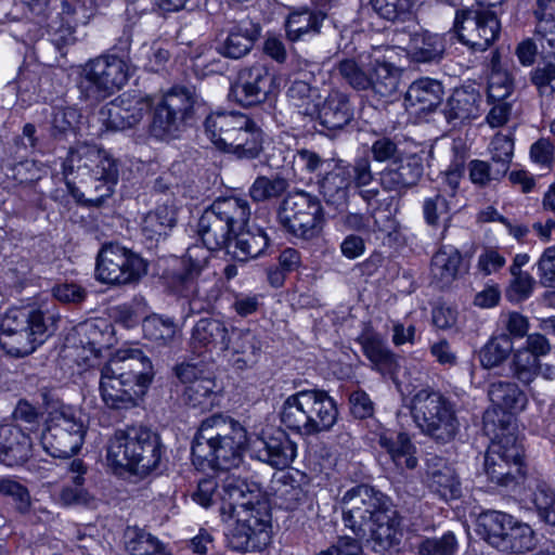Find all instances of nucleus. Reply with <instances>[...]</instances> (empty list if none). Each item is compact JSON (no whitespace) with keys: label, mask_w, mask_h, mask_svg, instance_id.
Listing matches in <instances>:
<instances>
[{"label":"nucleus","mask_w":555,"mask_h":555,"mask_svg":"<svg viewBox=\"0 0 555 555\" xmlns=\"http://www.w3.org/2000/svg\"><path fill=\"white\" fill-rule=\"evenodd\" d=\"M183 398L193 408L201 410L211 409L218 399L217 383L212 372L207 374V376H202L197 383L184 387Z\"/></svg>","instance_id":"nucleus-45"},{"label":"nucleus","mask_w":555,"mask_h":555,"mask_svg":"<svg viewBox=\"0 0 555 555\" xmlns=\"http://www.w3.org/2000/svg\"><path fill=\"white\" fill-rule=\"evenodd\" d=\"M227 336L221 352L230 357L237 369L244 370L257 362L261 344L250 328L229 326Z\"/></svg>","instance_id":"nucleus-23"},{"label":"nucleus","mask_w":555,"mask_h":555,"mask_svg":"<svg viewBox=\"0 0 555 555\" xmlns=\"http://www.w3.org/2000/svg\"><path fill=\"white\" fill-rule=\"evenodd\" d=\"M280 87V78L261 63L240 70L230 95L243 106H253L273 94Z\"/></svg>","instance_id":"nucleus-19"},{"label":"nucleus","mask_w":555,"mask_h":555,"mask_svg":"<svg viewBox=\"0 0 555 555\" xmlns=\"http://www.w3.org/2000/svg\"><path fill=\"white\" fill-rule=\"evenodd\" d=\"M151 108V98L124 93L107 105V125L114 130L132 128L144 118Z\"/></svg>","instance_id":"nucleus-22"},{"label":"nucleus","mask_w":555,"mask_h":555,"mask_svg":"<svg viewBox=\"0 0 555 555\" xmlns=\"http://www.w3.org/2000/svg\"><path fill=\"white\" fill-rule=\"evenodd\" d=\"M511 369L514 376L522 384L532 383L540 373L541 364L539 359L528 350L518 348L513 354Z\"/></svg>","instance_id":"nucleus-57"},{"label":"nucleus","mask_w":555,"mask_h":555,"mask_svg":"<svg viewBox=\"0 0 555 555\" xmlns=\"http://www.w3.org/2000/svg\"><path fill=\"white\" fill-rule=\"evenodd\" d=\"M411 57L420 63L439 62L446 50L444 38L427 30H415L409 34L406 46Z\"/></svg>","instance_id":"nucleus-37"},{"label":"nucleus","mask_w":555,"mask_h":555,"mask_svg":"<svg viewBox=\"0 0 555 555\" xmlns=\"http://www.w3.org/2000/svg\"><path fill=\"white\" fill-rule=\"evenodd\" d=\"M291 104L298 109L299 114L314 117L319 112L321 95L318 88L311 87L308 82L296 80L287 91Z\"/></svg>","instance_id":"nucleus-46"},{"label":"nucleus","mask_w":555,"mask_h":555,"mask_svg":"<svg viewBox=\"0 0 555 555\" xmlns=\"http://www.w3.org/2000/svg\"><path fill=\"white\" fill-rule=\"evenodd\" d=\"M456 550L457 540L451 531L441 537L424 539L417 545L420 555H454Z\"/></svg>","instance_id":"nucleus-61"},{"label":"nucleus","mask_w":555,"mask_h":555,"mask_svg":"<svg viewBox=\"0 0 555 555\" xmlns=\"http://www.w3.org/2000/svg\"><path fill=\"white\" fill-rule=\"evenodd\" d=\"M63 172L66 177L76 173L89 196L86 197L85 192L67 181L70 194L79 202L86 201L95 206L113 194L119 177L117 160L91 144H79L72 149L63 164Z\"/></svg>","instance_id":"nucleus-5"},{"label":"nucleus","mask_w":555,"mask_h":555,"mask_svg":"<svg viewBox=\"0 0 555 555\" xmlns=\"http://www.w3.org/2000/svg\"><path fill=\"white\" fill-rule=\"evenodd\" d=\"M491 162L495 166V176H505L509 169L514 153V143L508 135L498 133L489 145Z\"/></svg>","instance_id":"nucleus-56"},{"label":"nucleus","mask_w":555,"mask_h":555,"mask_svg":"<svg viewBox=\"0 0 555 555\" xmlns=\"http://www.w3.org/2000/svg\"><path fill=\"white\" fill-rule=\"evenodd\" d=\"M288 186L285 179L275 177H258L249 189V195L255 202H264L282 195Z\"/></svg>","instance_id":"nucleus-59"},{"label":"nucleus","mask_w":555,"mask_h":555,"mask_svg":"<svg viewBox=\"0 0 555 555\" xmlns=\"http://www.w3.org/2000/svg\"><path fill=\"white\" fill-rule=\"evenodd\" d=\"M142 331L146 339L168 345L177 334V325L170 318L153 314L143 320Z\"/></svg>","instance_id":"nucleus-53"},{"label":"nucleus","mask_w":555,"mask_h":555,"mask_svg":"<svg viewBox=\"0 0 555 555\" xmlns=\"http://www.w3.org/2000/svg\"><path fill=\"white\" fill-rule=\"evenodd\" d=\"M146 271L147 264L142 257L118 244L105 245L98 255L95 275L102 283H135Z\"/></svg>","instance_id":"nucleus-17"},{"label":"nucleus","mask_w":555,"mask_h":555,"mask_svg":"<svg viewBox=\"0 0 555 555\" xmlns=\"http://www.w3.org/2000/svg\"><path fill=\"white\" fill-rule=\"evenodd\" d=\"M278 219L295 237L311 240L319 235L324 221L321 201L302 190L288 193L280 204Z\"/></svg>","instance_id":"nucleus-15"},{"label":"nucleus","mask_w":555,"mask_h":555,"mask_svg":"<svg viewBox=\"0 0 555 555\" xmlns=\"http://www.w3.org/2000/svg\"><path fill=\"white\" fill-rule=\"evenodd\" d=\"M46 428L40 438L43 450L53 457L76 454L86 434L79 412L60 400H46Z\"/></svg>","instance_id":"nucleus-11"},{"label":"nucleus","mask_w":555,"mask_h":555,"mask_svg":"<svg viewBox=\"0 0 555 555\" xmlns=\"http://www.w3.org/2000/svg\"><path fill=\"white\" fill-rule=\"evenodd\" d=\"M324 18L323 13L309 9L293 11L285 22L286 36L291 41H299L319 34Z\"/></svg>","instance_id":"nucleus-41"},{"label":"nucleus","mask_w":555,"mask_h":555,"mask_svg":"<svg viewBox=\"0 0 555 555\" xmlns=\"http://www.w3.org/2000/svg\"><path fill=\"white\" fill-rule=\"evenodd\" d=\"M33 440L18 425H0V462L13 467L25 463L31 455Z\"/></svg>","instance_id":"nucleus-25"},{"label":"nucleus","mask_w":555,"mask_h":555,"mask_svg":"<svg viewBox=\"0 0 555 555\" xmlns=\"http://www.w3.org/2000/svg\"><path fill=\"white\" fill-rule=\"evenodd\" d=\"M248 444L245 427L224 414L202 421L192 444L193 464L199 467L230 469L237 467Z\"/></svg>","instance_id":"nucleus-4"},{"label":"nucleus","mask_w":555,"mask_h":555,"mask_svg":"<svg viewBox=\"0 0 555 555\" xmlns=\"http://www.w3.org/2000/svg\"><path fill=\"white\" fill-rule=\"evenodd\" d=\"M0 493L12 499L18 513L25 515L30 512L31 500L29 491L17 480L12 478L0 479Z\"/></svg>","instance_id":"nucleus-62"},{"label":"nucleus","mask_w":555,"mask_h":555,"mask_svg":"<svg viewBox=\"0 0 555 555\" xmlns=\"http://www.w3.org/2000/svg\"><path fill=\"white\" fill-rule=\"evenodd\" d=\"M153 377L152 362L141 350H118L101 369V398L109 409H132L142 401Z\"/></svg>","instance_id":"nucleus-3"},{"label":"nucleus","mask_w":555,"mask_h":555,"mask_svg":"<svg viewBox=\"0 0 555 555\" xmlns=\"http://www.w3.org/2000/svg\"><path fill=\"white\" fill-rule=\"evenodd\" d=\"M378 444L384 448L400 468L413 469L417 465L415 447L404 433L393 435L387 430L378 434Z\"/></svg>","instance_id":"nucleus-38"},{"label":"nucleus","mask_w":555,"mask_h":555,"mask_svg":"<svg viewBox=\"0 0 555 555\" xmlns=\"http://www.w3.org/2000/svg\"><path fill=\"white\" fill-rule=\"evenodd\" d=\"M489 398L493 404L509 413L521 412L528 402L526 393L511 382L492 384L489 389Z\"/></svg>","instance_id":"nucleus-44"},{"label":"nucleus","mask_w":555,"mask_h":555,"mask_svg":"<svg viewBox=\"0 0 555 555\" xmlns=\"http://www.w3.org/2000/svg\"><path fill=\"white\" fill-rule=\"evenodd\" d=\"M478 534L492 547L508 554H521L535 546V533L514 516L487 511L478 517Z\"/></svg>","instance_id":"nucleus-13"},{"label":"nucleus","mask_w":555,"mask_h":555,"mask_svg":"<svg viewBox=\"0 0 555 555\" xmlns=\"http://www.w3.org/2000/svg\"><path fill=\"white\" fill-rule=\"evenodd\" d=\"M531 82L541 96H552L555 93V64L545 62L531 72Z\"/></svg>","instance_id":"nucleus-64"},{"label":"nucleus","mask_w":555,"mask_h":555,"mask_svg":"<svg viewBox=\"0 0 555 555\" xmlns=\"http://www.w3.org/2000/svg\"><path fill=\"white\" fill-rule=\"evenodd\" d=\"M411 414L420 430L437 442H450L459 433L452 402L431 388H423L412 397Z\"/></svg>","instance_id":"nucleus-12"},{"label":"nucleus","mask_w":555,"mask_h":555,"mask_svg":"<svg viewBox=\"0 0 555 555\" xmlns=\"http://www.w3.org/2000/svg\"><path fill=\"white\" fill-rule=\"evenodd\" d=\"M534 36L545 57H555V0H537Z\"/></svg>","instance_id":"nucleus-34"},{"label":"nucleus","mask_w":555,"mask_h":555,"mask_svg":"<svg viewBox=\"0 0 555 555\" xmlns=\"http://www.w3.org/2000/svg\"><path fill=\"white\" fill-rule=\"evenodd\" d=\"M315 116L328 130H340L353 119V107L346 93L333 90L328 93L322 106H319Z\"/></svg>","instance_id":"nucleus-30"},{"label":"nucleus","mask_w":555,"mask_h":555,"mask_svg":"<svg viewBox=\"0 0 555 555\" xmlns=\"http://www.w3.org/2000/svg\"><path fill=\"white\" fill-rule=\"evenodd\" d=\"M229 326L215 318H201L192 327L190 347L198 354L221 352Z\"/></svg>","instance_id":"nucleus-26"},{"label":"nucleus","mask_w":555,"mask_h":555,"mask_svg":"<svg viewBox=\"0 0 555 555\" xmlns=\"http://www.w3.org/2000/svg\"><path fill=\"white\" fill-rule=\"evenodd\" d=\"M442 95V85L436 79L424 77L411 83L404 102L408 108L417 112L433 111L440 104Z\"/></svg>","instance_id":"nucleus-35"},{"label":"nucleus","mask_w":555,"mask_h":555,"mask_svg":"<svg viewBox=\"0 0 555 555\" xmlns=\"http://www.w3.org/2000/svg\"><path fill=\"white\" fill-rule=\"evenodd\" d=\"M483 428L492 437L485 455V473L488 479L500 487H511L522 476V448L512 426V416L487 411Z\"/></svg>","instance_id":"nucleus-6"},{"label":"nucleus","mask_w":555,"mask_h":555,"mask_svg":"<svg viewBox=\"0 0 555 555\" xmlns=\"http://www.w3.org/2000/svg\"><path fill=\"white\" fill-rule=\"evenodd\" d=\"M222 489V520L235 519V526L229 534L230 546L240 552L264 548L271 540L267 503L259 500L258 493L251 490L245 480L233 474L224 475Z\"/></svg>","instance_id":"nucleus-1"},{"label":"nucleus","mask_w":555,"mask_h":555,"mask_svg":"<svg viewBox=\"0 0 555 555\" xmlns=\"http://www.w3.org/2000/svg\"><path fill=\"white\" fill-rule=\"evenodd\" d=\"M195 101V94L186 88L175 87L166 92L155 104L151 134L159 140L176 138L192 115Z\"/></svg>","instance_id":"nucleus-16"},{"label":"nucleus","mask_w":555,"mask_h":555,"mask_svg":"<svg viewBox=\"0 0 555 555\" xmlns=\"http://www.w3.org/2000/svg\"><path fill=\"white\" fill-rule=\"evenodd\" d=\"M460 208L459 201L447 197L443 193H437L433 197L425 198L423 214L426 222L430 225H438L450 219V212Z\"/></svg>","instance_id":"nucleus-55"},{"label":"nucleus","mask_w":555,"mask_h":555,"mask_svg":"<svg viewBox=\"0 0 555 555\" xmlns=\"http://www.w3.org/2000/svg\"><path fill=\"white\" fill-rule=\"evenodd\" d=\"M320 193L326 203L341 206L347 203L351 188V170L343 160H334L318 181Z\"/></svg>","instance_id":"nucleus-27"},{"label":"nucleus","mask_w":555,"mask_h":555,"mask_svg":"<svg viewBox=\"0 0 555 555\" xmlns=\"http://www.w3.org/2000/svg\"><path fill=\"white\" fill-rule=\"evenodd\" d=\"M363 63H369V54L361 55V64H358L352 59H344L339 61L335 70L341 77V79L350 86L352 89L358 91L369 90V72L366 70Z\"/></svg>","instance_id":"nucleus-51"},{"label":"nucleus","mask_w":555,"mask_h":555,"mask_svg":"<svg viewBox=\"0 0 555 555\" xmlns=\"http://www.w3.org/2000/svg\"><path fill=\"white\" fill-rule=\"evenodd\" d=\"M69 473L73 474L74 487H63L59 494V503L64 506H70L75 504H82L87 502V492L82 488L83 475L86 474V466L81 460H74L70 462L68 467Z\"/></svg>","instance_id":"nucleus-54"},{"label":"nucleus","mask_w":555,"mask_h":555,"mask_svg":"<svg viewBox=\"0 0 555 555\" xmlns=\"http://www.w3.org/2000/svg\"><path fill=\"white\" fill-rule=\"evenodd\" d=\"M160 442L156 434L143 427L117 430L109 441L107 461L112 466L145 476L160 461Z\"/></svg>","instance_id":"nucleus-9"},{"label":"nucleus","mask_w":555,"mask_h":555,"mask_svg":"<svg viewBox=\"0 0 555 555\" xmlns=\"http://www.w3.org/2000/svg\"><path fill=\"white\" fill-rule=\"evenodd\" d=\"M243 125L237 127L224 152L237 158H256L262 150V130L247 115L243 114Z\"/></svg>","instance_id":"nucleus-31"},{"label":"nucleus","mask_w":555,"mask_h":555,"mask_svg":"<svg viewBox=\"0 0 555 555\" xmlns=\"http://www.w3.org/2000/svg\"><path fill=\"white\" fill-rule=\"evenodd\" d=\"M178 207L173 199L166 198L154 210L147 212L142 221V231L150 240L166 234L177 222Z\"/></svg>","instance_id":"nucleus-40"},{"label":"nucleus","mask_w":555,"mask_h":555,"mask_svg":"<svg viewBox=\"0 0 555 555\" xmlns=\"http://www.w3.org/2000/svg\"><path fill=\"white\" fill-rule=\"evenodd\" d=\"M253 452L259 461L275 468H285L295 460L297 444L285 431L280 430L267 439L258 438L254 441Z\"/></svg>","instance_id":"nucleus-24"},{"label":"nucleus","mask_w":555,"mask_h":555,"mask_svg":"<svg viewBox=\"0 0 555 555\" xmlns=\"http://www.w3.org/2000/svg\"><path fill=\"white\" fill-rule=\"evenodd\" d=\"M80 117V112L76 107H54L51 119V134L57 138L75 132Z\"/></svg>","instance_id":"nucleus-58"},{"label":"nucleus","mask_w":555,"mask_h":555,"mask_svg":"<svg viewBox=\"0 0 555 555\" xmlns=\"http://www.w3.org/2000/svg\"><path fill=\"white\" fill-rule=\"evenodd\" d=\"M364 356L379 372L391 371L397 366L396 354L376 334L364 333L359 337Z\"/></svg>","instance_id":"nucleus-43"},{"label":"nucleus","mask_w":555,"mask_h":555,"mask_svg":"<svg viewBox=\"0 0 555 555\" xmlns=\"http://www.w3.org/2000/svg\"><path fill=\"white\" fill-rule=\"evenodd\" d=\"M243 125V113L238 112L211 113L204 122L206 135L221 151H225L235 130Z\"/></svg>","instance_id":"nucleus-32"},{"label":"nucleus","mask_w":555,"mask_h":555,"mask_svg":"<svg viewBox=\"0 0 555 555\" xmlns=\"http://www.w3.org/2000/svg\"><path fill=\"white\" fill-rule=\"evenodd\" d=\"M512 350L513 341L508 335L494 336L480 349V363L486 369L495 367L508 358Z\"/></svg>","instance_id":"nucleus-52"},{"label":"nucleus","mask_w":555,"mask_h":555,"mask_svg":"<svg viewBox=\"0 0 555 555\" xmlns=\"http://www.w3.org/2000/svg\"><path fill=\"white\" fill-rule=\"evenodd\" d=\"M500 29L496 15L489 10L470 8L456 12L454 30L459 40L473 50H487L498 38Z\"/></svg>","instance_id":"nucleus-18"},{"label":"nucleus","mask_w":555,"mask_h":555,"mask_svg":"<svg viewBox=\"0 0 555 555\" xmlns=\"http://www.w3.org/2000/svg\"><path fill=\"white\" fill-rule=\"evenodd\" d=\"M462 262L463 257L457 248L451 245L441 246L431 258V282L439 287L449 286L457 279Z\"/></svg>","instance_id":"nucleus-33"},{"label":"nucleus","mask_w":555,"mask_h":555,"mask_svg":"<svg viewBox=\"0 0 555 555\" xmlns=\"http://www.w3.org/2000/svg\"><path fill=\"white\" fill-rule=\"evenodd\" d=\"M429 488L444 500L461 496V482L454 468L440 457H431L427 462Z\"/></svg>","instance_id":"nucleus-29"},{"label":"nucleus","mask_w":555,"mask_h":555,"mask_svg":"<svg viewBox=\"0 0 555 555\" xmlns=\"http://www.w3.org/2000/svg\"><path fill=\"white\" fill-rule=\"evenodd\" d=\"M125 545L129 555H159L164 551L156 537L138 527L126 529Z\"/></svg>","instance_id":"nucleus-49"},{"label":"nucleus","mask_w":555,"mask_h":555,"mask_svg":"<svg viewBox=\"0 0 555 555\" xmlns=\"http://www.w3.org/2000/svg\"><path fill=\"white\" fill-rule=\"evenodd\" d=\"M234 235H236L234 255L242 261L259 257L269 245V237L260 228L242 230Z\"/></svg>","instance_id":"nucleus-47"},{"label":"nucleus","mask_w":555,"mask_h":555,"mask_svg":"<svg viewBox=\"0 0 555 555\" xmlns=\"http://www.w3.org/2000/svg\"><path fill=\"white\" fill-rule=\"evenodd\" d=\"M423 175L422 158L409 155L380 173V184L387 191L400 192L415 185Z\"/></svg>","instance_id":"nucleus-28"},{"label":"nucleus","mask_w":555,"mask_h":555,"mask_svg":"<svg viewBox=\"0 0 555 555\" xmlns=\"http://www.w3.org/2000/svg\"><path fill=\"white\" fill-rule=\"evenodd\" d=\"M392 53L388 47H375L369 53V63H363L369 72V90L380 98L391 96L398 90L401 72L391 62Z\"/></svg>","instance_id":"nucleus-21"},{"label":"nucleus","mask_w":555,"mask_h":555,"mask_svg":"<svg viewBox=\"0 0 555 555\" xmlns=\"http://www.w3.org/2000/svg\"><path fill=\"white\" fill-rule=\"evenodd\" d=\"M341 503L345 526L360 540L370 538L377 552L399 545L400 517L387 495L361 485L348 490Z\"/></svg>","instance_id":"nucleus-2"},{"label":"nucleus","mask_w":555,"mask_h":555,"mask_svg":"<svg viewBox=\"0 0 555 555\" xmlns=\"http://www.w3.org/2000/svg\"><path fill=\"white\" fill-rule=\"evenodd\" d=\"M333 163L334 159L325 158L314 150L301 147L293 156V170L299 179H305L306 175L320 176Z\"/></svg>","instance_id":"nucleus-48"},{"label":"nucleus","mask_w":555,"mask_h":555,"mask_svg":"<svg viewBox=\"0 0 555 555\" xmlns=\"http://www.w3.org/2000/svg\"><path fill=\"white\" fill-rule=\"evenodd\" d=\"M59 315L48 308H11L0 321V345L11 356L33 353L55 330Z\"/></svg>","instance_id":"nucleus-8"},{"label":"nucleus","mask_w":555,"mask_h":555,"mask_svg":"<svg viewBox=\"0 0 555 555\" xmlns=\"http://www.w3.org/2000/svg\"><path fill=\"white\" fill-rule=\"evenodd\" d=\"M211 205L233 233L244 230L247 225L251 215L247 199L231 196L218 198Z\"/></svg>","instance_id":"nucleus-42"},{"label":"nucleus","mask_w":555,"mask_h":555,"mask_svg":"<svg viewBox=\"0 0 555 555\" xmlns=\"http://www.w3.org/2000/svg\"><path fill=\"white\" fill-rule=\"evenodd\" d=\"M258 36L259 29L256 25L249 22H242L232 27L218 51L227 57L240 59L251 50Z\"/></svg>","instance_id":"nucleus-39"},{"label":"nucleus","mask_w":555,"mask_h":555,"mask_svg":"<svg viewBox=\"0 0 555 555\" xmlns=\"http://www.w3.org/2000/svg\"><path fill=\"white\" fill-rule=\"evenodd\" d=\"M128 77L129 68L124 60L102 55L82 66L78 88L86 100L98 103L120 90Z\"/></svg>","instance_id":"nucleus-14"},{"label":"nucleus","mask_w":555,"mask_h":555,"mask_svg":"<svg viewBox=\"0 0 555 555\" xmlns=\"http://www.w3.org/2000/svg\"><path fill=\"white\" fill-rule=\"evenodd\" d=\"M527 486L533 491V503L539 517L546 524L555 526V492L539 478H528Z\"/></svg>","instance_id":"nucleus-50"},{"label":"nucleus","mask_w":555,"mask_h":555,"mask_svg":"<svg viewBox=\"0 0 555 555\" xmlns=\"http://www.w3.org/2000/svg\"><path fill=\"white\" fill-rule=\"evenodd\" d=\"M280 421L302 437L330 431L338 420L336 401L322 389H302L289 395L280 409Z\"/></svg>","instance_id":"nucleus-7"},{"label":"nucleus","mask_w":555,"mask_h":555,"mask_svg":"<svg viewBox=\"0 0 555 555\" xmlns=\"http://www.w3.org/2000/svg\"><path fill=\"white\" fill-rule=\"evenodd\" d=\"M477 95L464 90H457L448 101V116L451 119L473 118L476 109Z\"/></svg>","instance_id":"nucleus-60"},{"label":"nucleus","mask_w":555,"mask_h":555,"mask_svg":"<svg viewBox=\"0 0 555 555\" xmlns=\"http://www.w3.org/2000/svg\"><path fill=\"white\" fill-rule=\"evenodd\" d=\"M513 91V79L509 73L493 65L488 82V100L507 99Z\"/></svg>","instance_id":"nucleus-63"},{"label":"nucleus","mask_w":555,"mask_h":555,"mask_svg":"<svg viewBox=\"0 0 555 555\" xmlns=\"http://www.w3.org/2000/svg\"><path fill=\"white\" fill-rule=\"evenodd\" d=\"M175 292L188 301L192 313L209 311L221 295L220 281L207 266V251L199 246L188 248L185 271L175 282Z\"/></svg>","instance_id":"nucleus-10"},{"label":"nucleus","mask_w":555,"mask_h":555,"mask_svg":"<svg viewBox=\"0 0 555 555\" xmlns=\"http://www.w3.org/2000/svg\"><path fill=\"white\" fill-rule=\"evenodd\" d=\"M197 232L207 254L210 250H217L224 247L234 234L224 220L217 214L212 205L207 208L198 220ZM205 251V249H203Z\"/></svg>","instance_id":"nucleus-36"},{"label":"nucleus","mask_w":555,"mask_h":555,"mask_svg":"<svg viewBox=\"0 0 555 555\" xmlns=\"http://www.w3.org/2000/svg\"><path fill=\"white\" fill-rule=\"evenodd\" d=\"M111 327L104 321H86L78 324L72 338V345L67 347L68 356L79 364L91 365L96 360L102 349L109 345Z\"/></svg>","instance_id":"nucleus-20"}]
</instances>
